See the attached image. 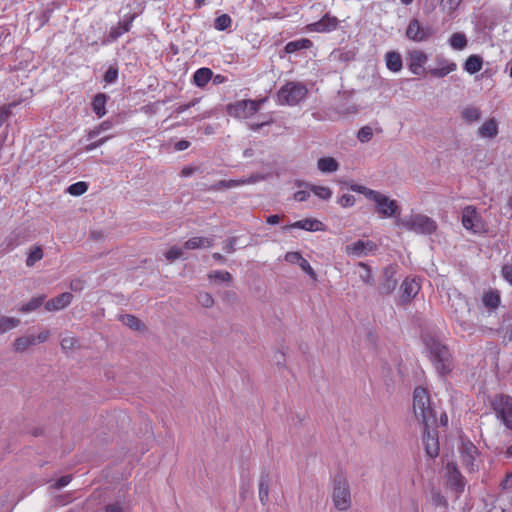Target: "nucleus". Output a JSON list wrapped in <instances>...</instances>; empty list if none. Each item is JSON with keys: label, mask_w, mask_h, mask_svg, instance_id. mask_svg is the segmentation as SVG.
<instances>
[{"label": "nucleus", "mask_w": 512, "mask_h": 512, "mask_svg": "<svg viewBox=\"0 0 512 512\" xmlns=\"http://www.w3.org/2000/svg\"><path fill=\"white\" fill-rule=\"evenodd\" d=\"M272 122H273V120H272V118L270 117V118H268L267 120H265V121H263V122H261V123H251V124L249 125V127H250V129H252V130L256 131V130H259V129H260L261 127H263L264 125H268V124H270V123H272Z\"/></svg>", "instance_id": "obj_63"}, {"label": "nucleus", "mask_w": 512, "mask_h": 512, "mask_svg": "<svg viewBox=\"0 0 512 512\" xmlns=\"http://www.w3.org/2000/svg\"><path fill=\"white\" fill-rule=\"evenodd\" d=\"M462 0H441V10L446 14H452L461 4Z\"/></svg>", "instance_id": "obj_45"}, {"label": "nucleus", "mask_w": 512, "mask_h": 512, "mask_svg": "<svg viewBox=\"0 0 512 512\" xmlns=\"http://www.w3.org/2000/svg\"><path fill=\"white\" fill-rule=\"evenodd\" d=\"M385 61L387 68L392 72H399L401 71L403 65H402V58L401 55L398 52L390 51L387 52L385 55Z\"/></svg>", "instance_id": "obj_28"}, {"label": "nucleus", "mask_w": 512, "mask_h": 512, "mask_svg": "<svg viewBox=\"0 0 512 512\" xmlns=\"http://www.w3.org/2000/svg\"><path fill=\"white\" fill-rule=\"evenodd\" d=\"M197 301L204 308H211L214 305V298L208 292H199Z\"/></svg>", "instance_id": "obj_48"}, {"label": "nucleus", "mask_w": 512, "mask_h": 512, "mask_svg": "<svg viewBox=\"0 0 512 512\" xmlns=\"http://www.w3.org/2000/svg\"><path fill=\"white\" fill-rule=\"evenodd\" d=\"M20 325V319L6 315H0V335L7 333Z\"/></svg>", "instance_id": "obj_30"}, {"label": "nucleus", "mask_w": 512, "mask_h": 512, "mask_svg": "<svg viewBox=\"0 0 512 512\" xmlns=\"http://www.w3.org/2000/svg\"><path fill=\"white\" fill-rule=\"evenodd\" d=\"M395 225L398 228L421 235L432 234L437 229L436 222L432 218L421 213H411L404 218L397 217Z\"/></svg>", "instance_id": "obj_3"}, {"label": "nucleus", "mask_w": 512, "mask_h": 512, "mask_svg": "<svg viewBox=\"0 0 512 512\" xmlns=\"http://www.w3.org/2000/svg\"><path fill=\"white\" fill-rule=\"evenodd\" d=\"M71 482V476L70 475H65V476H62L55 484V487L60 489V488H63L65 486H67L69 483Z\"/></svg>", "instance_id": "obj_61"}, {"label": "nucleus", "mask_w": 512, "mask_h": 512, "mask_svg": "<svg viewBox=\"0 0 512 512\" xmlns=\"http://www.w3.org/2000/svg\"><path fill=\"white\" fill-rule=\"evenodd\" d=\"M375 245L371 241L358 240L354 243H351L345 247V252L347 255L352 257H362L368 255L373 249Z\"/></svg>", "instance_id": "obj_15"}, {"label": "nucleus", "mask_w": 512, "mask_h": 512, "mask_svg": "<svg viewBox=\"0 0 512 512\" xmlns=\"http://www.w3.org/2000/svg\"><path fill=\"white\" fill-rule=\"evenodd\" d=\"M449 44L454 50H463L467 46V39L463 33H453L449 39Z\"/></svg>", "instance_id": "obj_38"}, {"label": "nucleus", "mask_w": 512, "mask_h": 512, "mask_svg": "<svg viewBox=\"0 0 512 512\" xmlns=\"http://www.w3.org/2000/svg\"><path fill=\"white\" fill-rule=\"evenodd\" d=\"M355 202V197L351 194H344L339 199V204L344 208L354 206Z\"/></svg>", "instance_id": "obj_55"}, {"label": "nucleus", "mask_w": 512, "mask_h": 512, "mask_svg": "<svg viewBox=\"0 0 512 512\" xmlns=\"http://www.w3.org/2000/svg\"><path fill=\"white\" fill-rule=\"evenodd\" d=\"M264 101V99L258 101L241 100L234 104H229L227 106V112L232 117L246 119L254 115Z\"/></svg>", "instance_id": "obj_8"}, {"label": "nucleus", "mask_w": 512, "mask_h": 512, "mask_svg": "<svg viewBox=\"0 0 512 512\" xmlns=\"http://www.w3.org/2000/svg\"><path fill=\"white\" fill-rule=\"evenodd\" d=\"M423 441L427 455H429L432 458L436 457L439 453V445L435 434L430 431H427L424 434Z\"/></svg>", "instance_id": "obj_24"}, {"label": "nucleus", "mask_w": 512, "mask_h": 512, "mask_svg": "<svg viewBox=\"0 0 512 512\" xmlns=\"http://www.w3.org/2000/svg\"><path fill=\"white\" fill-rule=\"evenodd\" d=\"M213 246V240L211 238L206 237H193L188 239L183 248L186 250H194L201 248H210Z\"/></svg>", "instance_id": "obj_25"}, {"label": "nucleus", "mask_w": 512, "mask_h": 512, "mask_svg": "<svg viewBox=\"0 0 512 512\" xmlns=\"http://www.w3.org/2000/svg\"><path fill=\"white\" fill-rule=\"evenodd\" d=\"M263 179H264L263 176L253 175L249 178H243V179H239V180H229V181L223 180V181H220L216 185V187L217 188H233V187L240 186V185L252 184V183H255V182L263 180Z\"/></svg>", "instance_id": "obj_26"}, {"label": "nucleus", "mask_w": 512, "mask_h": 512, "mask_svg": "<svg viewBox=\"0 0 512 512\" xmlns=\"http://www.w3.org/2000/svg\"><path fill=\"white\" fill-rule=\"evenodd\" d=\"M358 268V275L362 282L367 285H372L374 280L371 269L368 267V265L363 262H360L358 263Z\"/></svg>", "instance_id": "obj_39"}, {"label": "nucleus", "mask_w": 512, "mask_h": 512, "mask_svg": "<svg viewBox=\"0 0 512 512\" xmlns=\"http://www.w3.org/2000/svg\"><path fill=\"white\" fill-rule=\"evenodd\" d=\"M425 346L437 372L442 377L447 376L453 369V363L446 346L433 337L425 339Z\"/></svg>", "instance_id": "obj_2"}, {"label": "nucleus", "mask_w": 512, "mask_h": 512, "mask_svg": "<svg viewBox=\"0 0 512 512\" xmlns=\"http://www.w3.org/2000/svg\"><path fill=\"white\" fill-rule=\"evenodd\" d=\"M190 146V143L186 140H180L175 144V149L178 151H183Z\"/></svg>", "instance_id": "obj_64"}, {"label": "nucleus", "mask_w": 512, "mask_h": 512, "mask_svg": "<svg viewBox=\"0 0 512 512\" xmlns=\"http://www.w3.org/2000/svg\"><path fill=\"white\" fill-rule=\"evenodd\" d=\"M231 22V18L228 14H222L216 18L214 26L217 30L223 31L230 27Z\"/></svg>", "instance_id": "obj_49"}, {"label": "nucleus", "mask_w": 512, "mask_h": 512, "mask_svg": "<svg viewBox=\"0 0 512 512\" xmlns=\"http://www.w3.org/2000/svg\"><path fill=\"white\" fill-rule=\"evenodd\" d=\"M449 300L454 319L461 325H465L469 321L470 316V306L467 299L455 291L449 295Z\"/></svg>", "instance_id": "obj_7"}, {"label": "nucleus", "mask_w": 512, "mask_h": 512, "mask_svg": "<svg viewBox=\"0 0 512 512\" xmlns=\"http://www.w3.org/2000/svg\"><path fill=\"white\" fill-rule=\"evenodd\" d=\"M165 258L170 261V262H173L177 259H181L183 258L184 256V248H179L177 246H172L170 247L165 253Z\"/></svg>", "instance_id": "obj_46"}, {"label": "nucleus", "mask_w": 512, "mask_h": 512, "mask_svg": "<svg viewBox=\"0 0 512 512\" xmlns=\"http://www.w3.org/2000/svg\"><path fill=\"white\" fill-rule=\"evenodd\" d=\"M462 224L467 230H471L474 233H478L483 230L481 217L473 206H466L463 209Z\"/></svg>", "instance_id": "obj_11"}, {"label": "nucleus", "mask_w": 512, "mask_h": 512, "mask_svg": "<svg viewBox=\"0 0 512 512\" xmlns=\"http://www.w3.org/2000/svg\"><path fill=\"white\" fill-rule=\"evenodd\" d=\"M284 260L290 264L298 265L313 281L317 280V274L309 262L298 251L287 252Z\"/></svg>", "instance_id": "obj_14"}, {"label": "nucleus", "mask_w": 512, "mask_h": 512, "mask_svg": "<svg viewBox=\"0 0 512 512\" xmlns=\"http://www.w3.org/2000/svg\"><path fill=\"white\" fill-rule=\"evenodd\" d=\"M49 337L50 332L48 330H43L38 335H33L34 345L46 342L49 339Z\"/></svg>", "instance_id": "obj_56"}, {"label": "nucleus", "mask_w": 512, "mask_h": 512, "mask_svg": "<svg viewBox=\"0 0 512 512\" xmlns=\"http://www.w3.org/2000/svg\"><path fill=\"white\" fill-rule=\"evenodd\" d=\"M236 238L228 239L224 244V251L226 253H233L235 251Z\"/></svg>", "instance_id": "obj_60"}, {"label": "nucleus", "mask_w": 512, "mask_h": 512, "mask_svg": "<svg viewBox=\"0 0 512 512\" xmlns=\"http://www.w3.org/2000/svg\"><path fill=\"white\" fill-rule=\"evenodd\" d=\"M351 190L363 194L367 199L373 201L376 205V211L381 215V217H395V219L400 217V207L396 200L390 199L388 196L379 191L358 184L352 185Z\"/></svg>", "instance_id": "obj_1"}, {"label": "nucleus", "mask_w": 512, "mask_h": 512, "mask_svg": "<svg viewBox=\"0 0 512 512\" xmlns=\"http://www.w3.org/2000/svg\"><path fill=\"white\" fill-rule=\"evenodd\" d=\"M112 124L109 121H104L101 124H99L97 127L89 131L88 133V139L91 140L98 136L102 131L109 130L111 128Z\"/></svg>", "instance_id": "obj_52"}, {"label": "nucleus", "mask_w": 512, "mask_h": 512, "mask_svg": "<svg viewBox=\"0 0 512 512\" xmlns=\"http://www.w3.org/2000/svg\"><path fill=\"white\" fill-rule=\"evenodd\" d=\"M77 346H78V341L73 336L67 335V336L63 337L61 340V348L64 351H71V350L75 349Z\"/></svg>", "instance_id": "obj_51"}, {"label": "nucleus", "mask_w": 512, "mask_h": 512, "mask_svg": "<svg viewBox=\"0 0 512 512\" xmlns=\"http://www.w3.org/2000/svg\"><path fill=\"white\" fill-rule=\"evenodd\" d=\"M129 26V22L123 24L120 23L117 27L112 28V30L110 31V37L114 40L117 39L119 36L129 31Z\"/></svg>", "instance_id": "obj_53"}, {"label": "nucleus", "mask_w": 512, "mask_h": 512, "mask_svg": "<svg viewBox=\"0 0 512 512\" xmlns=\"http://www.w3.org/2000/svg\"><path fill=\"white\" fill-rule=\"evenodd\" d=\"M12 105L5 106L0 111V121H5L11 114Z\"/></svg>", "instance_id": "obj_62"}, {"label": "nucleus", "mask_w": 512, "mask_h": 512, "mask_svg": "<svg viewBox=\"0 0 512 512\" xmlns=\"http://www.w3.org/2000/svg\"><path fill=\"white\" fill-rule=\"evenodd\" d=\"M373 137V129L370 126L362 127L357 133V139L361 143L369 142Z\"/></svg>", "instance_id": "obj_50"}, {"label": "nucleus", "mask_w": 512, "mask_h": 512, "mask_svg": "<svg viewBox=\"0 0 512 512\" xmlns=\"http://www.w3.org/2000/svg\"><path fill=\"white\" fill-rule=\"evenodd\" d=\"M433 34L430 27L421 26L417 19H412L407 27L406 36L408 39L415 42H422L427 40Z\"/></svg>", "instance_id": "obj_12"}, {"label": "nucleus", "mask_w": 512, "mask_h": 512, "mask_svg": "<svg viewBox=\"0 0 512 512\" xmlns=\"http://www.w3.org/2000/svg\"><path fill=\"white\" fill-rule=\"evenodd\" d=\"M338 21L335 17L324 16L320 21L309 24L308 29L315 32H330L336 29Z\"/></svg>", "instance_id": "obj_20"}, {"label": "nucleus", "mask_w": 512, "mask_h": 512, "mask_svg": "<svg viewBox=\"0 0 512 512\" xmlns=\"http://www.w3.org/2000/svg\"><path fill=\"white\" fill-rule=\"evenodd\" d=\"M462 464L468 471H475L478 468L477 457L479 455L477 448L470 441H462L459 447Z\"/></svg>", "instance_id": "obj_10"}, {"label": "nucleus", "mask_w": 512, "mask_h": 512, "mask_svg": "<svg viewBox=\"0 0 512 512\" xmlns=\"http://www.w3.org/2000/svg\"><path fill=\"white\" fill-rule=\"evenodd\" d=\"M309 197H310V192L305 191V190L297 191L294 194V200H296L298 202H304V201L308 200Z\"/></svg>", "instance_id": "obj_58"}, {"label": "nucleus", "mask_w": 512, "mask_h": 512, "mask_svg": "<svg viewBox=\"0 0 512 512\" xmlns=\"http://www.w3.org/2000/svg\"><path fill=\"white\" fill-rule=\"evenodd\" d=\"M42 258H43V251H42L41 247L36 246L30 251V253L27 257V260H26V265L28 267H32V266H34V264L37 261H40Z\"/></svg>", "instance_id": "obj_44"}, {"label": "nucleus", "mask_w": 512, "mask_h": 512, "mask_svg": "<svg viewBox=\"0 0 512 512\" xmlns=\"http://www.w3.org/2000/svg\"><path fill=\"white\" fill-rule=\"evenodd\" d=\"M461 117L466 123L471 124L480 119L481 111L477 107L467 106L462 110Z\"/></svg>", "instance_id": "obj_33"}, {"label": "nucleus", "mask_w": 512, "mask_h": 512, "mask_svg": "<svg viewBox=\"0 0 512 512\" xmlns=\"http://www.w3.org/2000/svg\"><path fill=\"white\" fill-rule=\"evenodd\" d=\"M121 320L124 325L128 326L133 330L141 331L144 330L145 328L144 324L133 315H124L121 317Z\"/></svg>", "instance_id": "obj_42"}, {"label": "nucleus", "mask_w": 512, "mask_h": 512, "mask_svg": "<svg viewBox=\"0 0 512 512\" xmlns=\"http://www.w3.org/2000/svg\"><path fill=\"white\" fill-rule=\"evenodd\" d=\"M431 502L437 507H447L448 503L446 498L438 491H432Z\"/></svg>", "instance_id": "obj_54"}, {"label": "nucleus", "mask_w": 512, "mask_h": 512, "mask_svg": "<svg viewBox=\"0 0 512 512\" xmlns=\"http://www.w3.org/2000/svg\"><path fill=\"white\" fill-rule=\"evenodd\" d=\"M457 69V65L455 62L448 61L445 59L438 60V66L435 68H431L429 73L437 78H443L448 74L454 72Z\"/></svg>", "instance_id": "obj_21"}, {"label": "nucleus", "mask_w": 512, "mask_h": 512, "mask_svg": "<svg viewBox=\"0 0 512 512\" xmlns=\"http://www.w3.org/2000/svg\"><path fill=\"white\" fill-rule=\"evenodd\" d=\"M308 93L306 86L299 82H288L278 91V102L281 105L294 106L302 101Z\"/></svg>", "instance_id": "obj_5"}, {"label": "nucleus", "mask_w": 512, "mask_h": 512, "mask_svg": "<svg viewBox=\"0 0 512 512\" xmlns=\"http://www.w3.org/2000/svg\"><path fill=\"white\" fill-rule=\"evenodd\" d=\"M483 303L486 307L495 309L500 304V295L496 291H489L483 295Z\"/></svg>", "instance_id": "obj_40"}, {"label": "nucleus", "mask_w": 512, "mask_h": 512, "mask_svg": "<svg viewBox=\"0 0 512 512\" xmlns=\"http://www.w3.org/2000/svg\"><path fill=\"white\" fill-rule=\"evenodd\" d=\"M401 301L403 303L409 302L413 299L420 290V285L414 278H406L401 287Z\"/></svg>", "instance_id": "obj_17"}, {"label": "nucleus", "mask_w": 512, "mask_h": 512, "mask_svg": "<svg viewBox=\"0 0 512 512\" xmlns=\"http://www.w3.org/2000/svg\"><path fill=\"white\" fill-rule=\"evenodd\" d=\"M317 168L320 172L325 174L334 173L339 169V163L333 157H321L317 160Z\"/></svg>", "instance_id": "obj_23"}, {"label": "nucleus", "mask_w": 512, "mask_h": 512, "mask_svg": "<svg viewBox=\"0 0 512 512\" xmlns=\"http://www.w3.org/2000/svg\"><path fill=\"white\" fill-rule=\"evenodd\" d=\"M503 277L512 284V264H507L502 268Z\"/></svg>", "instance_id": "obj_59"}, {"label": "nucleus", "mask_w": 512, "mask_h": 512, "mask_svg": "<svg viewBox=\"0 0 512 512\" xmlns=\"http://www.w3.org/2000/svg\"><path fill=\"white\" fill-rule=\"evenodd\" d=\"M118 76V72L114 68H109L105 73V81L107 83H112L116 80Z\"/></svg>", "instance_id": "obj_57"}, {"label": "nucleus", "mask_w": 512, "mask_h": 512, "mask_svg": "<svg viewBox=\"0 0 512 512\" xmlns=\"http://www.w3.org/2000/svg\"><path fill=\"white\" fill-rule=\"evenodd\" d=\"M88 189V185L85 182H76L70 185L67 189L68 193L73 196H80L84 194Z\"/></svg>", "instance_id": "obj_47"}, {"label": "nucleus", "mask_w": 512, "mask_h": 512, "mask_svg": "<svg viewBox=\"0 0 512 512\" xmlns=\"http://www.w3.org/2000/svg\"><path fill=\"white\" fill-rule=\"evenodd\" d=\"M310 190L314 193L315 196L323 200H328L332 196L331 189L326 186L311 185Z\"/></svg>", "instance_id": "obj_43"}, {"label": "nucleus", "mask_w": 512, "mask_h": 512, "mask_svg": "<svg viewBox=\"0 0 512 512\" xmlns=\"http://www.w3.org/2000/svg\"><path fill=\"white\" fill-rule=\"evenodd\" d=\"M498 122L494 118H490L486 120L479 128H478V136L481 138L493 139L498 135Z\"/></svg>", "instance_id": "obj_22"}, {"label": "nucleus", "mask_w": 512, "mask_h": 512, "mask_svg": "<svg viewBox=\"0 0 512 512\" xmlns=\"http://www.w3.org/2000/svg\"><path fill=\"white\" fill-rule=\"evenodd\" d=\"M303 229L306 231L316 232V231H325L326 226L317 219H302L299 221H296L286 227L284 229Z\"/></svg>", "instance_id": "obj_18"}, {"label": "nucleus", "mask_w": 512, "mask_h": 512, "mask_svg": "<svg viewBox=\"0 0 512 512\" xmlns=\"http://www.w3.org/2000/svg\"><path fill=\"white\" fill-rule=\"evenodd\" d=\"M269 492H270V480L268 476H261L259 482V500L265 505L269 500Z\"/></svg>", "instance_id": "obj_34"}, {"label": "nucleus", "mask_w": 512, "mask_h": 512, "mask_svg": "<svg viewBox=\"0 0 512 512\" xmlns=\"http://www.w3.org/2000/svg\"><path fill=\"white\" fill-rule=\"evenodd\" d=\"M312 46V42L309 39H299L296 41L288 42L285 46L286 53H294L298 50L307 49Z\"/></svg>", "instance_id": "obj_36"}, {"label": "nucleus", "mask_w": 512, "mask_h": 512, "mask_svg": "<svg viewBox=\"0 0 512 512\" xmlns=\"http://www.w3.org/2000/svg\"><path fill=\"white\" fill-rule=\"evenodd\" d=\"M105 104H106V96L104 94H97L94 97V100L92 103L93 111L99 118L103 117L106 114Z\"/></svg>", "instance_id": "obj_37"}, {"label": "nucleus", "mask_w": 512, "mask_h": 512, "mask_svg": "<svg viewBox=\"0 0 512 512\" xmlns=\"http://www.w3.org/2000/svg\"><path fill=\"white\" fill-rule=\"evenodd\" d=\"M208 278L211 282L214 283H220V282H226L229 283L232 281V276L227 271H212L208 274Z\"/></svg>", "instance_id": "obj_41"}, {"label": "nucleus", "mask_w": 512, "mask_h": 512, "mask_svg": "<svg viewBox=\"0 0 512 512\" xmlns=\"http://www.w3.org/2000/svg\"><path fill=\"white\" fill-rule=\"evenodd\" d=\"M446 475L448 482L455 486L457 492H461L464 489V480L454 463H447Z\"/></svg>", "instance_id": "obj_19"}, {"label": "nucleus", "mask_w": 512, "mask_h": 512, "mask_svg": "<svg viewBox=\"0 0 512 512\" xmlns=\"http://www.w3.org/2000/svg\"><path fill=\"white\" fill-rule=\"evenodd\" d=\"M384 277L385 279L381 283L379 291L381 294L386 295L391 293L395 289L397 285V280L394 278V272L391 268L385 270Z\"/></svg>", "instance_id": "obj_27"}, {"label": "nucleus", "mask_w": 512, "mask_h": 512, "mask_svg": "<svg viewBox=\"0 0 512 512\" xmlns=\"http://www.w3.org/2000/svg\"><path fill=\"white\" fill-rule=\"evenodd\" d=\"M428 60L427 54L419 49L408 52L409 69L414 75H422L425 73L424 65Z\"/></svg>", "instance_id": "obj_13"}, {"label": "nucleus", "mask_w": 512, "mask_h": 512, "mask_svg": "<svg viewBox=\"0 0 512 512\" xmlns=\"http://www.w3.org/2000/svg\"><path fill=\"white\" fill-rule=\"evenodd\" d=\"M493 408L503 424L512 429V398L505 395L496 396L493 401Z\"/></svg>", "instance_id": "obj_9"}, {"label": "nucleus", "mask_w": 512, "mask_h": 512, "mask_svg": "<svg viewBox=\"0 0 512 512\" xmlns=\"http://www.w3.org/2000/svg\"><path fill=\"white\" fill-rule=\"evenodd\" d=\"M45 298V295L35 296L31 298L28 302L22 304L19 308V311L21 313L27 314L37 310L41 305H43Z\"/></svg>", "instance_id": "obj_29"}, {"label": "nucleus", "mask_w": 512, "mask_h": 512, "mask_svg": "<svg viewBox=\"0 0 512 512\" xmlns=\"http://www.w3.org/2000/svg\"><path fill=\"white\" fill-rule=\"evenodd\" d=\"M33 341V335L18 337L13 342V348L16 352H24L30 346L34 345Z\"/></svg>", "instance_id": "obj_35"}, {"label": "nucleus", "mask_w": 512, "mask_h": 512, "mask_svg": "<svg viewBox=\"0 0 512 512\" xmlns=\"http://www.w3.org/2000/svg\"><path fill=\"white\" fill-rule=\"evenodd\" d=\"M72 300L73 295L69 292H64L45 302V310L48 312L63 310L70 305Z\"/></svg>", "instance_id": "obj_16"}, {"label": "nucleus", "mask_w": 512, "mask_h": 512, "mask_svg": "<svg viewBox=\"0 0 512 512\" xmlns=\"http://www.w3.org/2000/svg\"><path fill=\"white\" fill-rule=\"evenodd\" d=\"M332 501L339 511H346L351 507L350 487L346 480L336 479L333 484Z\"/></svg>", "instance_id": "obj_6"}, {"label": "nucleus", "mask_w": 512, "mask_h": 512, "mask_svg": "<svg viewBox=\"0 0 512 512\" xmlns=\"http://www.w3.org/2000/svg\"><path fill=\"white\" fill-rule=\"evenodd\" d=\"M483 60L478 55L469 56L464 64V69L469 74H475L482 69Z\"/></svg>", "instance_id": "obj_31"}, {"label": "nucleus", "mask_w": 512, "mask_h": 512, "mask_svg": "<svg viewBox=\"0 0 512 512\" xmlns=\"http://www.w3.org/2000/svg\"><path fill=\"white\" fill-rule=\"evenodd\" d=\"M212 77V71L209 68L198 69L193 76L194 83L198 87L205 86Z\"/></svg>", "instance_id": "obj_32"}, {"label": "nucleus", "mask_w": 512, "mask_h": 512, "mask_svg": "<svg viewBox=\"0 0 512 512\" xmlns=\"http://www.w3.org/2000/svg\"><path fill=\"white\" fill-rule=\"evenodd\" d=\"M413 410L416 418L426 427L434 422L435 413L430 404V397L426 389L417 387L413 394Z\"/></svg>", "instance_id": "obj_4"}]
</instances>
